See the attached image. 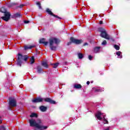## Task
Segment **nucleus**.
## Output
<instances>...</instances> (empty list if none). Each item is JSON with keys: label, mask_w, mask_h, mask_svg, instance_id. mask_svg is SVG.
<instances>
[{"label": "nucleus", "mask_w": 130, "mask_h": 130, "mask_svg": "<svg viewBox=\"0 0 130 130\" xmlns=\"http://www.w3.org/2000/svg\"><path fill=\"white\" fill-rule=\"evenodd\" d=\"M110 127H107L105 129V130H110Z\"/></svg>", "instance_id": "2f4dec72"}, {"label": "nucleus", "mask_w": 130, "mask_h": 130, "mask_svg": "<svg viewBox=\"0 0 130 130\" xmlns=\"http://www.w3.org/2000/svg\"><path fill=\"white\" fill-rule=\"evenodd\" d=\"M70 41L71 42H73V43H75V44H81V43L83 42L82 40L76 39L73 37L70 38Z\"/></svg>", "instance_id": "6e6552de"}, {"label": "nucleus", "mask_w": 130, "mask_h": 130, "mask_svg": "<svg viewBox=\"0 0 130 130\" xmlns=\"http://www.w3.org/2000/svg\"><path fill=\"white\" fill-rule=\"evenodd\" d=\"M37 5L38 6L39 9H42L41 3H40V2H37Z\"/></svg>", "instance_id": "393cba45"}, {"label": "nucleus", "mask_w": 130, "mask_h": 130, "mask_svg": "<svg viewBox=\"0 0 130 130\" xmlns=\"http://www.w3.org/2000/svg\"><path fill=\"white\" fill-rule=\"evenodd\" d=\"M43 101V99L41 98H37L35 99H34L32 101L34 103H37L38 102H42Z\"/></svg>", "instance_id": "9d476101"}, {"label": "nucleus", "mask_w": 130, "mask_h": 130, "mask_svg": "<svg viewBox=\"0 0 130 130\" xmlns=\"http://www.w3.org/2000/svg\"><path fill=\"white\" fill-rule=\"evenodd\" d=\"M42 66L46 69H47L48 68V63H47L46 61H43L42 62Z\"/></svg>", "instance_id": "2eb2a0df"}, {"label": "nucleus", "mask_w": 130, "mask_h": 130, "mask_svg": "<svg viewBox=\"0 0 130 130\" xmlns=\"http://www.w3.org/2000/svg\"><path fill=\"white\" fill-rule=\"evenodd\" d=\"M9 106L10 107H16L17 106V102L15 99H9Z\"/></svg>", "instance_id": "0eeeda50"}, {"label": "nucleus", "mask_w": 130, "mask_h": 130, "mask_svg": "<svg viewBox=\"0 0 130 130\" xmlns=\"http://www.w3.org/2000/svg\"><path fill=\"white\" fill-rule=\"evenodd\" d=\"M35 47V45H30V46H24V49L25 50H27V49H31V48H33Z\"/></svg>", "instance_id": "4468645a"}, {"label": "nucleus", "mask_w": 130, "mask_h": 130, "mask_svg": "<svg viewBox=\"0 0 130 130\" xmlns=\"http://www.w3.org/2000/svg\"><path fill=\"white\" fill-rule=\"evenodd\" d=\"M46 12L47 13H48V14H49V15H50L51 16H53V17H55V18H56V19H59V20L61 19V18L58 17L57 15H55L53 14L52 12L50 11V9H47Z\"/></svg>", "instance_id": "1a4fd4ad"}, {"label": "nucleus", "mask_w": 130, "mask_h": 130, "mask_svg": "<svg viewBox=\"0 0 130 130\" xmlns=\"http://www.w3.org/2000/svg\"><path fill=\"white\" fill-rule=\"evenodd\" d=\"M88 58L90 60H92V58H93V57L91 55H89Z\"/></svg>", "instance_id": "c756f323"}, {"label": "nucleus", "mask_w": 130, "mask_h": 130, "mask_svg": "<svg viewBox=\"0 0 130 130\" xmlns=\"http://www.w3.org/2000/svg\"><path fill=\"white\" fill-rule=\"evenodd\" d=\"M0 130H6V128L4 127V126H0Z\"/></svg>", "instance_id": "cd10ccee"}, {"label": "nucleus", "mask_w": 130, "mask_h": 130, "mask_svg": "<svg viewBox=\"0 0 130 130\" xmlns=\"http://www.w3.org/2000/svg\"><path fill=\"white\" fill-rule=\"evenodd\" d=\"M87 85H90V81H87L86 82Z\"/></svg>", "instance_id": "c9c22d12"}, {"label": "nucleus", "mask_w": 130, "mask_h": 130, "mask_svg": "<svg viewBox=\"0 0 130 130\" xmlns=\"http://www.w3.org/2000/svg\"><path fill=\"white\" fill-rule=\"evenodd\" d=\"M28 57H29L27 55L23 56L22 54L18 53V58L17 59V65L21 67V65L22 64V60L26 61V60H28Z\"/></svg>", "instance_id": "20e7f679"}, {"label": "nucleus", "mask_w": 130, "mask_h": 130, "mask_svg": "<svg viewBox=\"0 0 130 130\" xmlns=\"http://www.w3.org/2000/svg\"><path fill=\"white\" fill-rule=\"evenodd\" d=\"M114 47L116 50H119V46L118 45H114Z\"/></svg>", "instance_id": "4be33fe9"}, {"label": "nucleus", "mask_w": 130, "mask_h": 130, "mask_svg": "<svg viewBox=\"0 0 130 130\" xmlns=\"http://www.w3.org/2000/svg\"><path fill=\"white\" fill-rule=\"evenodd\" d=\"M100 25H102V24H103V21H100Z\"/></svg>", "instance_id": "f704fd0d"}, {"label": "nucleus", "mask_w": 130, "mask_h": 130, "mask_svg": "<svg viewBox=\"0 0 130 130\" xmlns=\"http://www.w3.org/2000/svg\"><path fill=\"white\" fill-rule=\"evenodd\" d=\"M72 44V42H69L67 44L68 45H71V44Z\"/></svg>", "instance_id": "4c0bfd02"}, {"label": "nucleus", "mask_w": 130, "mask_h": 130, "mask_svg": "<svg viewBox=\"0 0 130 130\" xmlns=\"http://www.w3.org/2000/svg\"><path fill=\"white\" fill-rule=\"evenodd\" d=\"M83 45H84V46H86V45H88V43H84V44Z\"/></svg>", "instance_id": "e433bc0d"}, {"label": "nucleus", "mask_w": 130, "mask_h": 130, "mask_svg": "<svg viewBox=\"0 0 130 130\" xmlns=\"http://www.w3.org/2000/svg\"><path fill=\"white\" fill-rule=\"evenodd\" d=\"M99 31L101 32V37L105 38V39H107L108 40H110V36L107 34L106 30L104 28L100 27L99 28Z\"/></svg>", "instance_id": "39448f33"}, {"label": "nucleus", "mask_w": 130, "mask_h": 130, "mask_svg": "<svg viewBox=\"0 0 130 130\" xmlns=\"http://www.w3.org/2000/svg\"><path fill=\"white\" fill-rule=\"evenodd\" d=\"M101 48L100 47H96L94 48V52H95V53H97V52H99L100 51V49Z\"/></svg>", "instance_id": "a211bd4d"}, {"label": "nucleus", "mask_w": 130, "mask_h": 130, "mask_svg": "<svg viewBox=\"0 0 130 130\" xmlns=\"http://www.w3.org/2000/svg\"><path fill=\"white\" fill-rule=\"evenodd\" d=\"M29 122L30 126H34L35 130H44L47 129V126H44L42 124V121L40 119H38L36 121V119H29Z\"/></svg>", "instance_id": "f257e3e1"}, {"label": "nucleus", "mask_w": 130, "mask_h": 130, "mask_svg": "<svg viewBox=\"0 0 130 130\" xmlns=\"http://www.w3.org/2000/svg\"><path fill=\"white\" fill-rule=\"evenodd\" d=\"M20 17H22V15H21L20 13H16L14 14L13 18H19Z\"/></svg>", "instance_id": "f3484780"}, {"label": "nucleus", "mask_w": 130, "mask_h": 130, "mask_svg": "<svg viewBox=\"0 0 130 130\" xmlns=\"http://www.w3.org/2000/svg\"><path fill=\"white\" fill-rule=\"evenodd\" d=\"M40 110H41V111L44 112V111H46V110H47V108L45 106H41L40 107Z\"/></svg>", "instance_id": "dca6fc26"}, {"label": "nucleus", "mask_w": 130, "mask_h": 130, "mask_svg": "<svg viewBox=\"0 0 130 130\" xmlns=\"http://www.w3.org/2000/svg\"><path fill=\"white\" fill-rule=\"evenodd\" d=\"M110 39L111 40H112V41H114V39H113V38H111V37H110Z\"/></svg>", "instance_id": "473e14b6"}, {"label": "nucleus", "mask_w": 130, "mask_h": 130, "mask_svg": "<svg viewBox=\"0 0 130 130\" xmlns=\"http://www.w3.org/2000/svg\"><path fill=\"white\" fill-rule=\"evenodd\" d=\"M0 12L5 14L4 16L2 17L1 18L6 22H8V21L10 20V18L11 17V13H10V12H7V9H6V8H5L4 7H2L0 9Z\"/></svg>", "instance_id": "7ed1b4c3"}, {"label": "nucleus", "mask_w": 130, "mask_h": 130, "mask_svg": "<svg viewBox=\"0 0 130 130\" xmlns=\"http://www.w3.org/2000/svg\"><path fill=\"white\" fill-rule=\"evenodd\" d=\"M30 63L32 64V63H34L35 62V59H34V56H32L30 58Z\"/></svg>", "instance_id": "412c9836"}, {"label": "nucleus", "mask_w": 130, "mask_h": 130, "mask_svg": "<svg viewBox=\"0 0 130 130\" xmlns=\"http://www.w3.org/2000/svg\"><path fill=\"white\" fill-rule=\"evenodd\" d=\"M83 54H82V53H78V57H79V58H80V59H82V58H83Z\"/></svg>", "instance_id": "b1692460"}, {"label": "nucleus", "mask_w": 130, "mask_h": 130, "mask_svg": "<svg viewBox=\"0 0 130 130\" xmlns=\"http://www.w3.org/2000/svg\"><path fill=\"white\" fill-rule=\"evenodd\" d=\"M37 116H38L37 114L35 113H31V115H30V117H37Z\"/></svg>", "instance_id": "aec40b11"}, {"label": "nucleus", "mask_w": 130, "mask_h": 130, "mask_svg": "<svg viewBox=\"0 0 130 130\" xmlns=\"http://www.w3.org/2000/svg\"><path fill=\"white\" fill-rule=\"evenodd\" d=\"M40 43H42L44 45L46 46L48 44V42L46 41V39L43 38L40 40Z\"/></svg>", "instance_id": "f8f14e48"}, {"label": "nucleus", "mask_w": 130, "mask_h": 130, "mask_svg": "<svg viewBox=\"0 0 130 130\" xmlns=\"http://www.w3.org/2000/svg\"><path fill=\"white\" fill-rule=\"evenodd\" d=\"M1 118V117H0ZM2 122H3V121H2V120H0V123H2Z\"/></svg>", "instance_id": "58836bf2"}, {"label": "nucleus", "mask_w": 130, "mask_h": 130, "mask_svg": "<svg viewBox=\"0 0 130 130\" xmlns=\"http://www.w3.org/2000/svg\"><path fill=\"white\" fill-rule=\"evenodd\" d=\"M24 6H25V5H23V4H21V5H20L18 7H19V8H23V7H24Z\"/></svg>", "instance_id": "7c9ffc66"}, {"label": "nucleus", "mask_w": 130, "mask_h": 130, "mask_svg": "<svg viewBox=\"0 0 130 130\" xmlns=\"http://www.w3.org/2000/svg\"><path fill=\"white\" fill-rule=\"evenodd\" d=\"M103 116V118L104 120V123L106 124V123H108V121L106 118H105V117L106 115L104 114V113H101L100 111H98L96 114H95V117L99 119V120H102V117H101V116Z\"/></svg>", "instance_id": "423d86ee"}, {"label": "nucleus", "mask_w": 130, "mask_h": 130, "mask_svg": "<svg viewBox=\"0 0 130 130\" xmlns=\"http://www.w3.org/2000/svg\"><path fill=\"white\" fill-rule=\"evenodd\" d=\"M43 100H44L45 102H49L51 104H55V101H52L51 99L46 98L43 99Z\"/></svg>", "instance_id": "9b49d317"}, {"label": "nucleus", "mask_w": 130, "mask_h": 130, "mask_svg": "<svg viewBox=\"0 0 130 130\" xmlns=\"http://www.w3.org/2000/svg\"><path fill=\"white\" fill-rule=\"evenodd\" d=\"M102 45H106V44H107V42H106V40H104L102 43Z\"/></svg>", "instance_id": "bb28decb"}, {"label": "nucleus", "mask_w": 130, "mask_h": 130, "mask_svg": "<svg viewBox=\"0 0 130 130\" xmlns=\"http://www.w3.org/2000/svg\"><path fill=\"white\" fill-rule=\"evenodd\" d=\"M28 23H29V21H24V23L25 24H28Z\"/></svg>", "instance_id": "72a5a7b5"}, {"label": "nucleus", "mask_w": 130, "mask_h": 130, "mask_svg": "<svg viewBox=\"0 0 130 130\" xmlns=\"http://www.w3.org/2000/svg\"><path fill=\"white\" fill-rule=\"evenodd\" d=\"M58 66V63H56L53 64V68H54V69H56V68H57Z\"/></svg>", "instance_id": "a878e982"}, {"label": "nucleus", "mask_w": 130, "mask_h": 130, "mask_svg": "<svg viewBox=\"0 0 130 130\" xmlns=\"http://www.w3.org/2000/svg\"><path fill=\"white\" fill-rule=\"evenodd\" d=\"M41 72H42V69H41V67L40 66L38 67V72L41 73Z\"/></svg>", "instance_id": "5701e85b"}, {"label": "nucleus", "mask_w": 130, "mask_h": 130, "mask_svg": "<svg viewBox=\"0 0 130 130\" xmlns=\"http://www.w3.org/2000/svg\"><path fill=\"white\" fill-rule=\"evenodd\" d=\"M94 92H101V90L100 89H95Z\"/></svg>", "instance_id": "c85d7f7f"}, {"label": "nucleus", "mask_w": 130, "mask_h": 130, "mask_svg": "<svg viewBox=\"0 0 130 130\" xmlns=\"http://www.w3.org/2000/svg\"><path fill=\"white\" fill-rule=\"evenodd\" d=\"M58 43H59V41L57 38L51 37L49 39V47L51 50H56Z\"/></svg>", "instance_id": "f03ea898"}, {"label": "nucleus", "mask_w": 130, "mask_h": 130, "mask_svg": "<svg viewBox=\"0 0 130 130\" xmlns=\"http://www.w3.org/2000/svg\"><path fill=\"white\" fill-rule=\"evenodd\" d=\"M74 88L75 89H81L82 85L81 84H75L74 85Z\"/></svg>", "instance_id": "ddd939ff"}, {"label": "nucleus", "mask_w": 130, "mask_h": 130, "mask_svg": "<svg viewBox=\"0 0 130 130\" xmlns=\"http://www.w3.org/2000/svg\"><path fill=\"white\" fill-rule=\"evenodd\" d=\"M116 54L118 56V58H121L122 57V56L121 55V52L120 51L117 52Z\"/></svg>", "instance_id": "6ab92c4d"}, {"label": "nucleus", "mask_w": 130, "mask_h": 130, "mask_svg": "<svg viewBox=\"0 0 130 130\" xmlns=\"http://www.w3.org/2000/svg\"><path fill=\"white\" fill-rule=\"evenodd\" d=\"M101 75H102V73H101Z\"/></svg>", "instance_id": "ea45409f"}]
</instances>
